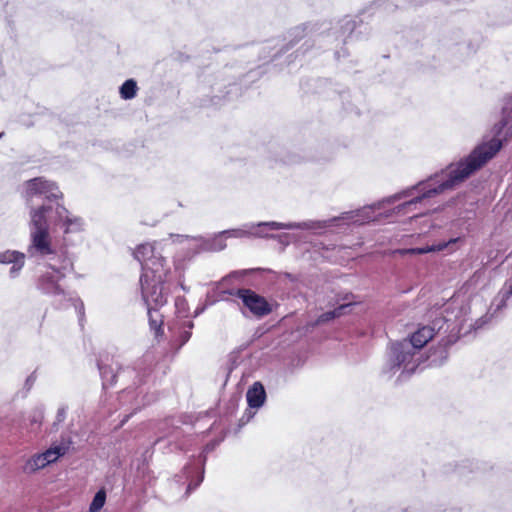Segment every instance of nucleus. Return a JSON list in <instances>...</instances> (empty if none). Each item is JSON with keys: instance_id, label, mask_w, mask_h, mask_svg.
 <instances>
[{"instance_id": "4be33fe9", "label": "nucleus", "mask_w": 512, "mask_h": 512, "mask_svg": "<svg viewBox=\"0 0 512 512\" xmlns=\"http://www.w3.org/2000/svg\"><path fill=\"white\" fill-rule=\"evenodd\" d=\"M459 238H452L448 241L439 242L438 244L427 245L425 247H416L401 250V254H411V255H422L430 252H439L448 248L450 245L455 244Z\"/></svg>"}, {"instance_id": "b1692460", "label": "nucleus", "mask_w": 512, "mask_h": 512, "mask_svg": "<svg viewBox=\"0 0 512 512\" xmlns=\"http://www.w3.org/2000/svg\"><path fill=\"white\" fill-rule=\"evenodd\" d=\"M137 83L134 79H127L119 88V93L122 99L131 100L137 95Z\"/></svg>"}, {"instance_id": "9d476101", "label": "nucleus", "mask_w": 512, "mask_h": 512, "mask_svg": "<svg viewBox=\"0 0 512 512\" xmlns=\"http://www.w3.org/2000/svg\"><path fill=\"white\" fill-rule=\"evenodd\" d=\"M225 293L236 296L242 302L243 307L256 318H263L269 315L273 308L268 300L249 288L230 289Z\"/></svg>"}, {"instance_id": "423d86ee", "label": "nucleus", "mask_w": 512, "mask_h": 512, "mask_svg": "<svg viewBox=\"0 0 512 512\" xmlns=\"http://www.w3.org/2000/svg\"><path fill=\"white\" fill-rule=\"evenodd\" d=\"M97 367L104 389L114 386L117 382L125 385L120 394L121 401L130 395L134 397L132 386H140L145 383L151 373V368L146 360H139L134 367H123L117 358L108 354L100 355Z\"/></svg>"}, {"instance_id": "bb28decb", "label": "nucleus", "mask_w": 512, "mask_h": 512, "mask_svg": "<svg viewBox=\"0 0 512 512\" xmlns=\"http://www.w3.org/2000/svg\"><path fill=\"white\" fill-rule=\"evenodd\" d=\"M248 227H249V223H246L240 228L225 230V231L221 232L220 235L222 238L224 235H226L227 237H233V238L251 237V232Z\"/></svg>"}, {"instance_id": "72a5a7b5", "label": "nucleus", "mask_w": 512, "mask_h": 512, "mask_svg": "<svg viewBox=\"0 0 512 512\" xmlns=\"http://www.w3.org/2000/svg\"><path fill=\"white\" fill-rule=\"evenodd\" d=\"M251 270H243V271H234L229 276H238V275H245L249 273Z\"/></svg>"}, {"instance_id": "39448f33", "label": "nucleus", "mask_w": 512, "mask_h": 512, "mask_svg": "<svg viewBox=\"0 0 512 512\" xmlns=\"http://www.w3.org/2000/svg\"><path fill=\"white\" fill-rule=\"evenodd\" d=\"M141 298L147 310L150 331L155 337L164 336V316L160 309L168 302L172 292L170 269L143 272L139 280Z\"/></svg>"}, {"instance_id": "ddd939ff", "label": "nucleus", "mask_w": 512, "mask_h": 512, "mask_svg": "<svg viewBox=\"0 0 512 512\" xmlns=\"http://www.w3.org/2000/svg\"><path fill=\"white\" fill-rule=\"evenodd\" d=\"M133 255L140 262L142 273L170 269L166 258L156 251L154 244L146 243L137 246Z\"/></svg>"}, {"instance_id": "412c9836", "label": "nucleus", "mask_w": 512, "mask_h": 512, "mask_svg": "<svg viewBox=\"0 0 512 512\" xmlns=\"http://www.w3.org/2000/svg\"><path fill=\"white\" fill-rule=\"evenodd\" d=\"M199 243L197 252H217L226 248V243L221 235H217L213 238H195Z\"/></svg>"}, {"instance_id": "c9c22d12", "label": "nucleus", "mask_w": 512, "mask_h": 512, "mask_svg": "<svg viewBox=\"0 0 512 512\" xmlns=\"http://www.w3.org/2000/svg\"><path fill=\"white\" fill-rule=\"evenodd\" d=\"M83 308H84V305H83V303H82V302H80V309H79V310H80V312H82Z\"/></svg>"}, {"instance_id": "20e7f679", "label": "nucleus", "mask_w": 512, "mask_h": 512, "mask_svg": "<svg viewBox=\"0 0 512 512\" xmlns=\"http://www.w3.org/2000/svg\"><path fill=\"white\" fill-rule=\"evenodd\" d=\"M433 328L423 326L409 339L391 344L387 352L382 373L388 377L400 371L398 380L402 381L411 376L422 361L421 349L433 339Z\"/></svg>"}, {"instance_id": "f3484780", "label": "nucleus", "mask_w": 512, "mask_h": 512, "mask_svg": "<svg viewBox=\"0 0 512 512\" xmlns=\"http://www.w3.org/2000/svg\"><path fill=\"white\" fill-rule=\"evenodd\" d=\"M26 260V254L17 250H5L0 252V264L1 265H9L11 264V268L9 270V277L11 279H15L19 277Z\"/></svg>"}, {"instance_id": "f8f14e48", "label": "nucleus", "mask_w": 512, "mask_h": 512, "mask_svg": "<svg viewBox=\"0 0 512 512\" xmlns=\"http://www.w3.org/2000/svg\"><path fill=\"white\" fill-rule=\"evenodd\" d=\"M194 322L192 319L173 318L167 322L169 346L178 352L191 338Z\"/></svg>"}, {"instance_id": "5701e85b", "label": "nucleus", "mask_w": 512, "mask_h": 512, "mask_svg": "<svg viewBox=\"0 0 512 512\" xmlns=\"http://www.w3.org/2000/svg\"><path fill=\"white\" fill-rule=\"evenodd\" d=\"M512 297V277L508 278L495 299V312H498L507 306V301Z\"/></svg>"}, {"instance_id": "6ab92c4d", "label": "nucleus", "mask_w": 512, "mask_h": 512, "mask_svg": "<svg viewBox=\"0 0 512 512\" xmlns=\"http://www.w3.org/2000/svg\"><path fill=\"white\" fill-rule=\"evenodd\" d=\"M72 444V440L69 435H62L60 444L51 446L42 455L45 457V463L50 464L58 460L59 457L65 455Z\"/></svg>"}, {"instance_id": "4c0bfd02", "label": "nucleus", "mask_w": 512, "mask_h": 512, "mask_svg": "<svg viewBox=\"0 0 512 512\" xmlns=\"http://www.w3.org/2000/svg\"><path fill=\"white\" fill-rule=\"evenodd\" d=\"M181 288H182L184 291H186V287H185V285L181 284Z\"/></svg>"}, {"instance_id": "2eb2a0df", "label": "nucleus", "mask_w": 512, "mask_h": 512, "mask_svg": "<svg viewBox=\"0 0 512 512\" xmlns=\"http://www.w3.org/2000/svg\"><path fill=\"white\" fill-rule=\"evenodd\" d=\"M320 30V26L318 23H303L298 26L291 28L287 32V36L285 39H288V42L283 45L275 54H273L272 59L278 58L281 54L286 53L294 45L309 34L316 33Z\"/></svg>"}, {"instance_id": "1a4fd4ad", "label": "nucleus", "mask_w": 512, "mask_h": 512, "mask_svg": "<svg viewBox=\"0 0 512 512\" xmlns=\"http://www.w3.org/2000/svg\"><path fill=\"white\" fill-rule=\"evenodd\" d=\"M63 279L49 270L40 271L35 279L36 289L41 294L53 298V305L58 309L65 308L71 300L69 293L60 284Z\"/></svg>"}, {"instance_id": "393cba45", "label": "nucleus", "mask_w": 512, "mask_h": 512, "mask_svg": "<svg viewBox=\"0 0 512 512\" xmlns=\"http://www.w3.org/2000/svg\"><path fill=\"white\" fill-rule=\"evenodd\" d=\"M174 318H182V319H190L189 318V306L187 300L178 296L175 298V317Z\"/></svg>"}, {"instance_id": "7ed1b4c3", "label": "nucleus", "mask_w": 512, "mask_h": 512, "mask_svg": "<svg viewBox=\"0 0 512 512\" xmlns=\"http://www.w3.org/2000/svg\"><path fill=\"white\" fill-rule=\"evenodd\" d=\"M29 237L27 247L29 258L42 260L54 248L52 245L49 226L60 228L65 234L80 232L83 228V219L70 213L62 204L39 205L29 211Z\"/></svg>"}, {"instance_id": "dca6fc26", "label": "nucleus", "mask_w": 512, "mask_h": 512, "mask_svg": "<svg viewBox=\"0 0 512 512\" xmlns=\"http://www.w3.org/2000/svg\"><path fill=\"white\" fill-rule=\"evenodd\" d=\"M211 105H220L226 100H231L241 94V87L236 82H217L212 86Z\"/></svg>"}, {"instance_id": "f03ea898", "label": "nucleus", "mask_w": 512, "mask_h": 512, "mask_svg": "<svg viewBox=\"0 0 512 512\" xmlns=\"http://www.w3.org/2000/svg\"><path fill=\"white\" fill-rule=\"evenodd\" d=\"M29 237L27 247L29 258L42 260L54 248L52 245L49 226L60 228L65 234L80 232L83 228V219L70 213L62 204L39 205L29 211Z\"/></svg>"}, {"instance_id": "c85d7f7f", "label": "nucleus", "mask_w": 512, "mask_h": 512, "mask_svg": "<svg viewBox=\"0 0 512 512\" xmlns=\"http://www.w3.org/2000/svg\"><path fill=\"white\" fill-rule=\"evenodd\" d=\"M106 501V492L103 489H100L94 495L92 502L89 506L90 512H97L102 509Z\"/></svg>"}, {"instance_id": "473e14b6", "label": "nucleus", "mask_w": 512, "mask_h": 512, "mask_svg": "<svg viewBox=\"0 0 512 512\" xmlns=\"http://www.w3.org/2000/svg\"><path fill=\"white\" fill-rule=\"evenodd\" d=\"M280 278L284 277L288 280H290L291 282H295L297 280V277L291 273H288V272H284V273H281Z\"/></svg>"}, {"instance_id": "9b49d317", "label": "nucleus", "mask_w": 512, "mask_h": 512, "mask_svg": "<svg viewBox=\"0 0 512 512\" xmlns=\"http://www.w3.org/2000/svg\"><path fill=\"white\" fill-rule=\"evenodd\" d=\"M427 328H433V335L440 336L441 347L439 349V357L440 361L437 362V359L434 357V353L429 355L428 360L430 365H441L448 357V352L446 350V346L451 344L452 341L447 339V333L455 330L456 325L454 321L447 316H439L436 317L430 325H427Z\"/></svg>"}, {"instance_id": "2f4dec72", "label": "nucleus", "mask_w": 512, "mask_h": 512, "mask_svg": "<svg viewBox=\"0 0 512 512\" xmlns=\"http://www.w3.org/2000/svg\"><path fill=\"white\" fill-rule=\"evenodd\" d=\"M254 416V413L251 411L246 410L242 418L240 419L241 424L247 423L252 417Z\"/></svg>"}, {"instance_id": "f704fd0d", "label": "nucleus", "mask_w": 512, "mask_h": 512, "mask_svg": "<svg viewBox=\"0 0 512 512\" xmlns=\"http://www.w3.org/2000/svg\"><path fill=\"white\" fill-rule=\"evenodd\" d=\"M202 312V309H196L193 317H197Z\"/></svg>"}, {"instance_id": "a211bd4d", "label": "nucleus", "mask_w": 512, "mask_h": 512, "mask_svg": "<svg viewBox=\"0 0 512 512\" xmlns=\"http://www.w3.org/2000/svg\"><path fill=\"white\" fill-rule=\"evenodd\" d=\"M355 29L356 21L350 16H345L329 29L327 36L345 44L353 36Z\"/></svg>"}, {"instance_id": "aec40b11", "label": "nucleus", "mask_w": 512, "mask_h": 512, "mask_svg": "<svg viewBox=\"0 0 512 512\" xmlns=\"http://www.w3.org/2000/svg\"><path fill=\"white\" fill-rule=\"evenodd\" d=\"M248 406L253 409H259L266 400V391L263 384L259 381L254 382L246 393Z\"/></svg>"}, {"instance_id": "4468645a", "label": "nucleus", "mask_w": 512, "mask_h": 512, "mask_svg": "<svg viewBox=\"0 0 512 512\" xmlns=\"http://www.w3.org/2000/svg\"><path fill=\"white\" fill-rule=\"evenodd\" d=\"M42 261L50 272L56 273L59 278H65L67 274L74 270L73 258L64 248H53L49 255H46Z\"/></svg>"}, {"instance_id": "7c9ffc66", "label": "nucleus", "mask_w": 512, "mask_h": 512, "mask_svg": "<svg viewBox=\"0 0 512 512\" xmlns=\"http://www.w3.org/2000/svg\"><path fill=\"white\" fill-rule=\"evenodd\" d=\"M36 380H37V375H36V372L34 371L26 378L23 388L21 389V391H19L22 398H25L29 394V392L32 389V387L34 386Z\"/></svg>"}, {"instance_id": "58836bf2", "label": "nucleus", "mask_w": 512, "mask_h": 512, "mask_svg": "<svg viewBox=\"0 0 512 512\" xmlns=\"http://www.w3.org/2000/svg\"><path fill=\"white\" fill-rule=\"evenodd\" d=\"M4 136V132H0V139Z\"/></svg>"}, {"instance_id": "e433bc0d", "label": "nucleus", "mask_w": 512, "mask_h": 512, "mask_svg": "<svg viewBox=\"0 0 512 512\" xmlns=\"http://www.w3.org/2000/svg\"><path fill=\"white\" fill-rule=\"evenodd\" d=\"M129 418V415H126V417L124 418V420L122 421V424L127 421V419Z\"/></svg>"}, {"instance_id": "ea45409f", "label": "nucleus", "mask_w": 512, "mask_h": 512, "mask_svg": "<svg viewBox=\"0 0 512 512\" xmlns=\"http://www.w3.org/2000/svg\"><path fill=\"white\" fill-rule=\"evenodd\" d=\"M509 256H512V250H511V253H510V255H509Z\"/></svg>"}, {"instance_id": "c756f323", "label": "nucleus", "mask_w": 512, "mask_h": 512, "mask_svg": "<svg viewBox=\"0 0 512 512\" xmlns=\"http://www.w3.org/2000/svg\"><path fill=\"white\" fill-rule=\"evenodd\" d=\"M67 413H68V406L66 404H62L58 407L56 416H55V420L52 424L53 430H57L58 426L65 421V419L67 417Z\"/></svg>"}, {"instance_id": "a878e982", "label": "nucleus", "mask_w": 512, "mask_h": 512, "mask_svg": "<svg viewBox=\"0 0 512 512\" xmlns=\"http://www.w3.org/2000/svg\"><path fill=\"white\" fill-rule=\"evenodd\" d=\"M347 308H348V305H341L334 310L324 312L318 316L316 323L322 324V323L329 322L337 317H340L343 314V311Z\"/></svg>"}, {"instance_id": "cd10ccee", "label": "nucleus", "mask_w": 512, "mask_h": 512, "mask_svg": "<svg viewBox=\"0 0 512 512\" xmlns=\"http://www.w3.org/2000/svg\"><path fill=\"white\" fill-rule=\"evenodd\" d=\"M47 466L45 463V457L41 454L34 455L31 459H29L25 465V470L29 472H33L39 469H42Z\"/></svg>"}, {"instance_id": "f257e3e1", "label": "nucleus", "mask_w": 512, "mask_h": 512, "mask_svg": "<svg viewBox=\"0 0 512 512\" xmlns=\"http://www.w3.org/2000/svg\"><path fill=\"white\" fill-rule=\"evenodd\" d=\"M464 182V157L457 162L450 163L444 169L429 176L426 180L418 182L415 186L406 189L393 196L387 197L382 201L372 205L364 206L360 209L347 211L339 216H335L326 220H308L303 222H277L267 221L258 223H249L251 237L267 238L273 237L270 232L276 230H324L326 228L341 224H357L363 225L377 218L376 211L380 210L384 204H393L397 200L412 195L413 190H417L419 195L398 205L396 210L398 213L410 211L412 207H416L423 200L432 198L447 190H452Z\"/></svg>"}, {"instance_id": "0eeeda50", "label": "nucleus", "mask_w": 512, "mask_h": 512, "mask_svg": "<svg viewBox=\"0 0 512 512\" xmlns=\"http://www.w3.org/2000/svg\"><path fill=\"white\" fill-rule=\"evenodd\" d=\"M217 444L216 441L207 443L202 452L196 457L193 456L183 467L181 473L175 475L174 479L176 483L181 485L186 484V496L190 495V493L197 489L203 482L207 455L216 448Z\"/></svg>"}, {"instance_id": "6e6552de", "label": "nucleus", "mask_w": 512, "mask_h": 512, "mask_svg": "<svg viewBox=\"0 0 512 512\" xmlns=\"http://www.w3.org/2000/svg\"><path fill=\"white\" fill-rule=\"evenodd\" d=\"M24 198L27 205L31 208L35 202H41L40 205H52L54 208L62 199L63 194L57 184L46 180L43 177H36L25 182Z\"/></svg>"}]
</instances>
